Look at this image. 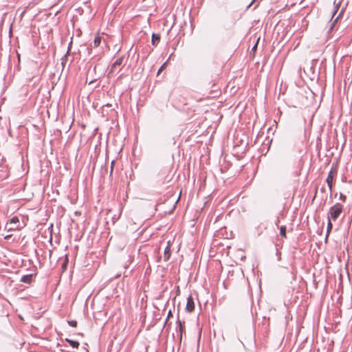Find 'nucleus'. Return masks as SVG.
Wrapping results in <instances>:
<instances>
[{"instance_id":"f257e3e1","label":"nucleus","mask_w":352,"mask_h":352,"mask_svg":"<svg viewBox=\"0 0 352 352\" xmlns=\"http://www.w3.org/2000/svg\"><path fill=\"white\" fill-rule=\"evenodd\" d=\"M343 210V205L340 203H336L331 206L329 209L328 214V219L333 221H336Z\"/></svg>"},{"instance_id":"f03ea898","label":"nucleus","mask_w":352,"mask_h":352,"mask_svg":"<svg viewBox=\"0 0 352 352\" xmlns=\"http://www.w3.org/2000/svg\"><path fill=\"white\" fill-rule=\"evenodd\" d=\"M22 226L20 225L19 219L16 216L13 217L5 226V229L9 232L20 230Z\"/></svg>"},{"instance_id":"7ed1b4c3","label":"nucleus","mask_w":352,"mask_h":352,"mask_svg":"<svg viewBox=\"0 0 352 352\" xmlns=\"http://www.w3.org/2000/svg\"><path fill=\"white\" fill-rule=\"evenodd\" d=\"M123 59H124L123 56H121V57L118 58L114 61V63L112 64L111 67L109 70V74H113L116 71H118V72L120 71V68H119V67L122 65V63L123 62Z\"/></svg>"},{"instance_id":"20e7f679","label":"nucleus","mask_w":352,"mask_h":352,"mask_svg":"<svg viewBox=\"0 0 352 352\" xmlns=\"http://www.w3.org/2000/svg\"><path fill=\"white\" fill-rule=\"evenodd\" d=\"M186 309L188 312H192L195 309V302H194L193 298L191 296H189L187 298Z\"/></svg>"},{"instance_id":"39448f33","label":"nucleus","mask_w":352,"mask_h":352,"mask_svg":"<svg viewBox=\"0 0 352 352\" xmlns=\"http://www.w3.org/2000/svg\"><path fill=\"white\" fill-rule=\"evenodd\" d=\"M333 179V170H331L328 174L327 179H326V182L327 184L330 194L332 193Z\"/></svg>"},{"instance_id":"423d86ee","label":"nucleus","mask_w":352,"mask_h":352,"mask_svg":"<svg viewBox=\"0 0 352 352\" xmlns=\"http://www.w3.org/2000/svg\"><path fill=\"white\" fill-rule=\"evenodd\" d=\"M170 255H171V252H170V241H168L166 247L165 248V249L164 250V256H163L164 261H168L170 257Z\"/></svg>"},{"instance_id":"0eeeda50","label":"nucleus","mask_w":352,"mask_h":352,"mask_svg":"<svg viewBox=\"0 0 352 352\" xmlns=\"http://www.w3.org/2000/svg\"><path fill=\"white\" fill-rule=\"evenodd\" d=\"M32 280V274L23 275L21 278V281L25 283L30 284Z\"/></svg>"},{"instance_id":"6e6552de","label":"nucleus","mask_w":352,"mask_h":352,"mask_svg":"<svg viewBox=\"0 0 352 352\" xmlns=\"http://www.w3.org/2000/svg\"><path fill=\"white\" fill-rule=\"evenodd\" d=\"M160 36L159 34H153L151 42L153 45H156L160 42Z\"/></svg>"},{"instance_id":"1a4fd4ad","label":"nucleus","mask_w":352,"mask_h":352,"mask_svg":"<svg viewBox=\"0 0 352 352\" xmlns=\"http://www.w3.org/2000/svg\"><path fill=\"white\" fill-rule=\"evenodd\" d=\"M67 342H68L70 346L74 348H78L79 346V342L75 340H72L70 339H66Z\"/></svg>"},{"instance_id":"9d476101","label":"nucleus","mask_w":352,"mask_h":352,"mask_svg":"<svg viewBox=\"0 0 352 352\" xmlns=\"http://www.w3.org/2000/svg\"><path fill=\"white\" fill-rule=\"evenodd\" d=\"M331 219H328V223H327V236H328V235L330 234V232H331V230L333 228V224L331 223Z\"/></svg>"},{"instance_id":"9b49d317","label":"nucleus","mask_w":352,"mask_h":352,"mask_svg":"<svg viewBox=\"0 0 352 352\" xmlns=\"http://www.w3.org/2000/svg\"><path fill=\"white\" fill-rule=\"evenodd\" d=\"M100 42H101V38L100 36H95L94 38V45L95 47H97L100 45Z\"/></svg>"},{"instance_id":"f8f14e48","label":"nucleus","mask_w":352,"mask_h":352,"mask_svg":"<svg viewBox=\"0 0 352 352\" xmlns=\"http://www.w3.org/2000/svg\"><path fill=\"white\" fill-rule=\"evenodd\" d=\"M280 234L281 236L286 237V227L285 226L280 228Z\"/></svg>"},{"instance_id":"ddd939ff","label":"nucleus","mask_w":352,"mask_h":352,"mask_svg":"<svg viewBox=\"0 0 352 352\" xmlns=\"http://www.w3.org/2000/svg\"><path fill=\"white\" fill-rule=\"evenodd\" d=\"M68 324L73 327H76L77 326V322L76 320L68 321Z\"/></svg>"},{"instance_id":"4468645a","label":"nucleus","mask_w":352,"mask_h":352,"mask_svg":"<svg viewBox=\"0 0 352 352\" xmlns=\"http://www.w3.org/2000/svg\"><path fill=\"white\" fill-rule=\"evenodd\" d=\"M178 327H179L180 333L182 334L183 329H184V326L180 320H178Z\"/></svg>"},{"instance_id":"2eb2a0df","label":"nucleus","mask_w":352,"mask_h":352,"mask_svg":"<svg viewBox=\"0 0 352 352\" xmlns=\"http://www.w3.org/2000/svg\"><path fill=\"white\" fill-rule=\"evenodd\" d=\"M346 197L343 195L342 193H340V199L342 200V201H346Z\"/></svg>"},{"instance_id":"dca6fc26","label":"nucleus","mask_w":352,"mask_h":352,"mask_svg":"<svg viewBox=\"0 0 352 352\" xmlns=\"http://www.w3.org/2000/svg\"><path fill=\"white\" fill-rule=\"evenodd\" d=\"M115 161L113 160L111 163V170H110V175H112L113 170V166H114Z\"/></svg>"},{"instance_id":"f3484780","label":"nucleus","mask_w":352,"mask_h":352,"mask_svg":"<svg viewBox=\"0 0 352 352\" xmlns=\"http://www.w3.org/2000/svg\"><path fill=\"white\" fill-rule=\"evenodd\" d=\"M164 66H165V64H164L162 66H161V67L158 70V72H157L158 74L163 70Z\"/></svg>"},{"instance_id":"a211bd4d","label":"nucleus","mask_w":352,"mask_h":352,"mask_svg":"<svg viewBox=\"0 0 352 352\" xmlns=\"http://www.w3.org/2000/svg\"><path fill=\"white\" fill-rule=\"evenodd\" d=\"M171 315V311H169L168 314V318Z\"/></svg>"},{"instance_id":"6ab92c4d","label":"nucleus","mask_w":352,"mask_h":352,"mask_svg":"<svg viewBox=\"0 0 352 352\" xmlns=\"http://www.w3.org/2000/svg\"><path fill=\"white\" fill-rule=\"evenodd\" d=\"M338 18H339V16H338L335 19V21H334V22H333V23H336V22L337 21V20H338Z\"/></svg>"},{"instance_id":"aec40b11","label":"nucleus","mask_w":352,"mask_h":352,"mask_svg":"<svg viewBox=\"0 0 352 352\" xmlns=\"http://www.w3.org/2000/svg\"><path fill=\"white\" fill-rule=\"evenodd\" d=\"M10 235H8V236H5V239H8V237H10Z\"/></svg>"},{"instance_id":"412c9836","label":"nucleus","mask_w":352,"mask_h":352,"mask_svg":"<svg viewBox=\"0 0 352 352\" xmlns=\"http://www.w3.org/2000/svg\"><path fill=\"white\" fill-rule=\"evenodd\" d=\"M256 47V45H254V47H253V49H255Z\"/></svg>"}]
</instances>
